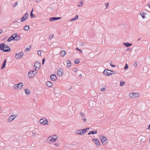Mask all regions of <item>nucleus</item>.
I'll use <instances>...</instances> for the list:
<instances>
[{
  "label": "nucleus",
  "instance_id": "nucleus-35",
  "mask_svg": "<svg viewBox=\"0 0 150 150\" xmlns=\"http://www.w3.org/2000/svg\"><path fill=\"white\" fill-rule=\"evenodd\" d=\"M13 88L14 89H19V87L17 86V84L14 85V86H13Z\"/></svg>",
  "mask_w": 150,
  "mask_h": 150
},
{
  "label": "nucleus",
  "instance_id": "nucleus-47",
  "mask_svg": "<svg viewBox=\"0 0 150 150\" xmlns=\"http://www.w3.org/2000/svg\"><path fill=\"white\" fill-rule=\"evenodd\" d=\"M45 61V58H44L42 59V64H44V62Z\"/></svg>",
  "mask_w": 150,
  "mask_h": 150
},
{
  "label": "nucleus",
  "instance_id": "nucleus-61",
  "mask_svg": "<svg viewBox=\"0 0 150 150\" xmlns=\"http://www.w3.org/2000/svg\"><path fill=\"white\" fill-rule=\"evenodd\" d=\"M33 136L34 137V136H36V135L35 134H34L33 133Z\"/></svg>",
  "mask_w": 150,
  "mask_h": 150
},
{
  "label": "nucleus",
  "instance_id": "nucleus-29",
  "mask_svg": "<svg viewBox=\"0 0 150 150\" xmlns=\"http://www.w3.org/2000/svg\"><path fill=\"white\" fill-rule=\"evenodd\" d=\"M146 14V13L143 11H142V13H140L141 15V16L142 18L143 19L145 18V15Z\"/></svg>",
  "mask_w": 150,
  "mask_h": 150
},
{
  "label": "nucleus",
  "instance_id": "nucleus-27",
  "mask_svg": "<svg viewBox=\"0 0 150 150\" xmlns=\"http://www.w3.org/2000/svg\"><path fill=\"white\" fill-rule=\"evenodd\" d=\"M25 93L28 95H29L30 94V91L29 89H25Z\"/></svg>",
  "mask_w": 150,
  "mask_h": 150
},
{
  "label": "nucleus",
  "instance_id": "nucleus-64",
  "mask_svg": "<svg viewBox=\"0 0 150 150\" xmlns=\"http://www.w3.org/2000/svg\"><path fill=\"white\" fill-rule=\"evenodd\" d=\"M149 142H150V138L149 139Z\"/></svg>",
  "mask_w": 150,
  "mask_h": 150
},
{
  "label": "nucleus",
  "instance_id": "nucleus-24",
  "mask_svg": "<svg viewBox=\"0 0 150 150\" xmlns=\"http://www.w3.org/2000/svg\"><path fill=\"white\" fill-rule=\"evenodd\" d=\"M78 18V15H76L75 16V17L73 18H72L70 20V21H76L77 20Z\"/></svg>",
  "mask_w": 150,
  "mask_h": 150
},
{
  "label": "nucleus",
  "instance_id": "nucleus-13",
  "mask_svg": "<svg viewBox=\"0 0 150 150\" xmlns=\"http://www.w3.org/2000/svg\"><path fill=\"white\" fill-rule=\"evenodd\" d=\"M50 78L51 80L52 81H55L57 79L56 76L54 74L51 75L50 76Z\"/></svg>",
  "mask_w": 150,
  "mask_h": 150
},
{
  "label": "nucleus",
  "instance_id": "nucleus-49",
  "mask_svg": "<svg viewBox=\"0 0 150 150\" xmlns=\"http://www.w3.org/2000/svg\"><path fill=\"white\" fill-rule=\"evenodd\" d=\"M109 72H110L112 74H114V71H112L110 70V71H109Z\"/></svg>",
  "mask_w": 150,
  "mask_h": 150
},
{
  "label": "nucleus",
  "instance_id": "nucleus-42",
  "mask_svg": "<svg viewBox=\"0 0 150 150\" xmlns=\"http://www.w3.org/2000/svg\"><path fill=\"white\" fill-rule=\"evenodd\" d=\"M83 2H80L79 4V5H78V6L80 7L82 5Z\"/></svg>",
  "mask_w": 150,
  "mask_h": 150
},
{
  "label": "nucleus",
  "instance_id": "nucleus-56",
  "mask_svg": "<svg viewBox=\"0 0 150 150\" xmlns=\"http://www.w3.org/2000/svg\"><path fill=\"white\" fill-rule=\"evenodd\" d=\"M35 1H36V2H39L41 1V0H35Z\"/></svg>",
  "mask_w": 150,
  "mask_h": 150
},
{
  "label": "nucleus",
  "instance_id": "nucleus-18",
  "mask_svg": "<svg viewBox=\"0 0 150 150\" xmlns=\"http://www.w3.org/2000/svg\"><path fill=\"white\" fill-rule=\"evenodd\" d=\"M45 84L48 87H50L52 86V83L51 82L49 81L46 82Z\"/></svg>",
  "mask_w": 150,
  "mask_h": 150
},
{
  "label": "nucleus",
  "instance_id": "nucleus-58",
  "mask_svg": "<svg viewBox=\"0 0 150 150\" xmlns=\"http://www.w3.org/2000/svg\"><path fill=\"white\" fill-rule=\"evenodd\" d=\"M147 6H149V8H150V4H149V3L148 4Z\"/></svg>",
  "mask_w": 150,
  "mask_h": 150
},
{
  "label": "nucleus",
  "instance_id": "nucleus-6",
  "mask_svg": "<svg viewBox=\"0 0 150 150\" xmlns=\"http://www.w3.org/2000/svg\"><path fill=\"white\" fill-rule=\"evenodd\" d=\"M29 16V14L27 13H26L21 18V20L20 21L21 22L25 21L28 18Z\"/></svg>",
  "mask_w": 150,
  "mask_h": 150
},
{
  "label": "nucleus",
  "instance_id": "nucleus-53",
  "mask_svg": "<svg viewBox=\"0 0 150 150\" xmlns=\"http://www.w3.org/2000/svg\"><path fill=\"white\" fill-rule=\"evenodd\" d=\"M13 23H15V22H17V23H19L18 21L16 20L15 21H14L13 22Z\"/></svg>",
  "mask_w": 150,
  "mask_h": 150
},
{
  "label": "nucleus",
  "instance_id": "nucleus-32",
  "mask_svg": "<svg viewBox=\"0 0 150 150\" xmlns=\"http://www.w3.org/2000/svg\"><path fill=\"white\" fill-rule=\"evenodd\" d=\"M67 67H70L71 66V62L69 60H68L67 61Z\"/></svg>",
  "mask_w": 150,
  "mask_h": 150
},
{
  "label": "nucleus",
  "instance_id": "nucleus-41",
  "mask_svg": "<svg viewBox=\"0 0 150 150\" xmlns=\"http://www.w3.org/2000/svg\"><path fill=\"white\" fill-rule=\"evenodd\" d=\"M133 66L134 67H137V62H135L134 64V65H133Z\"/></svg>",
  "mask_w": 150,
  "mask_h": 150
},
{
  "label": "nucleus",
  "instance_id": "nucleus-4",
  "mask_svg": "<svg viewBox=\"0 0 150 150\" xmlns=\"http://www.w3.org/2000/svg\"><path fill=\"white\" fill-rule=\"evenodd\" d=\"M23 52H21L19 53L16 54L15 57L16 59H21L23 57Z\"/></svg>",
  "mask_w": 150,
  "mask_h": 150
},
{
  "label": "nucleus",
  "instance_id": "nucleus-20",
  "mask_svg": "<svg viewBox=\"0 0 150 150\" xmlns=\"http://www.w3.org/2000/svg\"><path fill=\"white\" fill-rule=\"evenodd\" d=\"M80 114L81 116L82 120H83L84 122L86 121L87 120L86 119L84 118L85 117L83 114L82 112L80 113Z\"/></svg>",
  "mask_w": 150,
  "mask_h": 150
},
{
  "label": "nucleus",
  "instance_id": "nucleus-19",
  "mask_svg": "<svg viewBox=\"0 0 150 150\" xmlns=\"http://www.w3.org/2000/svg\"><path fill=\"white\" fill-rule=\"evenodd\" d=\"M5 45L4 43H1L0 44V50H4Z\"/></svg>",
  "mask_w": 150,
  "mask_h": 150
},
{
  "label": "nucleus",
  "instance_id": "nucleus-33",
  "mask_svg": "<svg viewBox=\"0 0 150 150\" xmlns=\"http://www.w3.org/2000/svg\"><path fill=\"white\" fill-rule=\"evenodd\" d=\"M31 48V45L30 46L29 48H26L25 50V52H28L29 50H30Z\"/></svg>",
  "mask_w": 150,
  "mask_h": 150
},
{
  "label": "nucleus",
  "instance_id": "nucleus-54",
  "mask_svg": "<svg viewBox=\"0 0 150 150\" xmlns=\"http://www.w3.org/2000/svg\"><path fill=\"white\" fill-rule=\"evenodd\" d=\"M6 59H5V60L4 61V62L3 63H5V64H6Z\"/></svg>",
  "mask_w": 150,
  "mask_h": 150
},
{
  "label": "nucleus",
  "instance_id": "nucleus-46",
  "mask_svg": "<svg viewBox=\"0 0 150 150\" xmlns=\"http://www.w3.org/2000/svg\"><path fill=\"white\" fill-rule=\"evenodd\" d=\"M110 65L112 67H116L115 65L112 64L111 63L110 64Z\"/></svg>",
  "mask_w": 150,
  "mask_h": 150
},
{
  "label": "nucleus",
  "instance_id": "nucleus-40",
  "mask_svg": "<svg viewBox=\"0 0 150 150\" xmlns=\"http://www.w3.org/2000/svg\"><path fill=\"white\" fill-rule=\"evenodd\" d=\"M38 55L40 56H41V52L40 50H39L38 51Z\"/></svg>",
  "mask_w": 150,
  "mask_h": 150
},
{
  "label": "nucleus",
  "instance_id": "nucleus-2",
  "mask_svg": "<svg viewBox=\"0 0 150 150\" xmlns=\"http://www.w3.org/2000/svg\"><path fill=\"white\" fill-rule=\"evenodd\" d=\"M39 123L43 125H47L48 124V122L47 120L43 118L40 120Z\"/></svg>",
  "mask_w": 150,
  "mask_h": 150
},
{
  "label": "nucleus",
  "instance_id": "nucleus-5",
  "mask_svg": "<svg viewBox=\"0 0 150 150\" xmlns=\"http://www.w3.org/2000/svg\"><path fill=\"white\" fill-rule=\"evenodd\" d=\"M139 94L138 93H130L129 94V96L130 97L132 98H135L139 96Z\"/></svg>",
  "mask_w": 150,
  "mask_h": 150
},
{
  "label": "nucleus",
  "instance_id": "nucleus-44",
  "mask_svg": "<svg viewBox=\"0 0 150 150\" xmlns=\"http://www.w3.org/2000/svg\"><path fill=\"white\" fill-rule=\"evenodd\" d=\"M73 71L74 72H76L77 71V69L76 68L74 69H73Z\"/></svg>",
  "mask_w": 150,
  "mask_h": 150
},
{
  "label": "nucleus",
  "instance_id": "nucleus-23",
  "mask_svg": "<svg viewBox=\"0 0 150 150\" xmlns=\"http://www.w3.org/2000/svg\"><path fill=\"white\" fill-rule=\"evenodd\" d=\"M97 133V132L96 131H91L88 133V135H90L91 134H95Z\"/></svg>",
  "mask_w": 150,
  "mask_h": 150
},
{
  "label": "nucleus",
  "instance_id": "nucleus-14",
  "mask_svg": "<svg viewBox=\"0 0 150 150\" xmlns=\"http://www.w3.org/2000/svg\"><path fill=\"white\" fill-rule=\"evenodd\" d=\"M5 48H7L8 49L4 50V52H8L10 51H11L10 48H9V46L7 45H5L4 49Z\"/></svg>",
  "mask_w": 150,
  "mask_h": 150
},
{
  "label": "nucleus",
  "instance_id": "nucleus-62",
  "mask_svg": "<svg viewBox=\"0 0 150 150\" xmlns=\"http://www.w3.org/2000/svg\"><path fill=\"white\" fill-rule=\"evenodd\" d=\"M33 145H34V144H31V146H33Z\"/></svg>",
  "mask_w": 150,
  "mask_h": 150
},
{
  "label": "nucleus",
  "instance_id": "nucleus-57",
  "mask_svg": "<svg viewBox=\"0 0 150 150\" xmlns=\"http://www.w3.org/2000/svg\"><path fill=\"white\" fill-rule=\"evenodd\" d=\"M147 6H149V8H150V4H149V3L148 4Z\"/></svg>",
  "mask_w": 150,
  "mask_h": 150
},
{
  "label": "nucleus",
  "instance_id": "nucleus-31",
  "mask_svg": "<svg viewBox=\"0 0 150 150\" xmlns=\"http://www.w3.org/2000/svg\"><path fill=\"white\" fill-rule=\"evenodd\" d=\"M90 129V128H86V129H83V133H84L86 132H88V130Z\"/></svg>",
  "mask_w": 150,
  "mask_h": 150
},
{
  "label": "nucleus",
  "instance_id": "nucleus-55",
  "mask_svg": "<svg viewBox=\"0 0 150 150\" xmlns=\"http://www.w3.org/2000/svg\"><path fill=\"white\" fill-rule=\"evenodd\" d=\"M3 32V30H2L0 29V34L1 33Z\"/></svg>",
  "mask_w": 150,
  "mask_h": 150
},
{
  "label": "nucleus",
  "instance_id": "nucleus-16",
  "mask_svg": "<svg viewBox=\"0 0 150 150\" xmlns=\"http://www.w3.org/2000/svg\"><path fill=\"white\" fill-rule=\"evenodd\" d=\"M21 38H8L7 40L8 42H10L13 40L17 41L20 39Z\"/></svg>",
  "mask_w": 150,
  "mask_h": 150
},
{
  "label": "nucleus",
  "instance_id": "nucleus-21",
  "mask_svg": "<svg viewBox=\"0 0 150 150\" xmlns=\"http://www.w3.org/2000/svg\"><path fill=\"white\" fill-rule=\"evenodd\" d=\"M123 45H124L125 47H128L132 45V43H130L129 42H126L124 43H123Z\"/></svg>",
  "mask_w": 150,
  "mask_h": 150
},
{
  "label": "nucleus",
  "instance_id": "nucleus-50",
  "mask_svg": "<svg viewBox=\"0 0 150 150\" xmlns=\"http://www.w3.org/2000/svg\"><path fill=\"white\" fill-rule=\"evenodd\" d=\"M81 45L82 46H83L84 45V43L83 42H82L81 43Z\"/></svg>",
  "mask_w": 150,
  "mask_h": 150
},
{
  "label": "nucleus",
  "instance_id": "nucleus-48",
  "mask_svg": "<svg viewBox=\"0 0 150 150\" xmlns=\"http://www.w3.org/2000/svg\"><path fill=\"white\" fill-rule=\"evenodd\" d=\"M54 36V35L53 34H52V35H50L49 37V38H51H51H53Z\"/></svg>",
  "mask_w": 150,
  "mask_h": 150
},
{
  "label": "nucleus",
  "instance_id": "nucleus-38",
  "mask_svg": "<svg viewBox=\"0 0 150 150\" xmlns=\"http://www.w3.org/2000/svg\"><path fill=\"white\" fill-rule=\"evenodd\" d=\"M5 65H6V64L4 63H3V64H2V67H1V69H4V68L5 67Z\"/></svg>",
  "mask_w": 150,
  "mask_h": 150
},
{
  "label": "nucleus",
  "instance_id": "nucleus-39",
  "mask_svg": "<svg viewBox=\"0 0 150 150\" xmlns=\"http://www.w3.org/2000/svg\"><path fill=\"white\" fill-rule=\"evenodd\" d=\"M76 49L77 50H78L79 52H81V53H82V52L81 49H79L78 48H76Z\"/></svg>",
  "mask_w": 150,
  "mask_h": 150
},
{
  "label": "nucleus",
  "instance_id": "nucleus-63",
  "mask_svg": "<svg viewBox=\"0 0 150 150\" xmlns=\"http://www.w3.org/2000/svg\"><path fill=\"white\" fill-rule=\"evenodd\" d=\"M8 36H5V37H4V38H8Z\"/></svg>",
  "mask_w": 150,
  "mask_h": 150
},
{
  "label": "nucleus",
  "instance_id": "nucleus-1",
  "mask_svg": "<svg viewBox=\"0 0 150 150\" xmlns=\"http://www.w3.org/2000/svg\"><path fill=\"white\" fill-rule=\"evenodd\" d=\"M36 74V72L34 70L30 71V72L28 73V76L30 78H33L35 75Z\"/></svg>",
  "mask_w": 150,
  "mask_h": 150
},
{
  "label": "nucleus",
  "instance_id": "nucleus-7",
  "mask_svg": "<svg viewBox=\"0 0 150 150\" xmlns=\"http://www.w3.org/2000/svg\"><path fill=\"white\" fill-rule=\"evenodd\" d=\"M109 71H110V70L105 69L104 70L103 72V74L105 76H110L112 74L110 72H109Z\"/></svg>",
  "mask_w": 150,
  "mask_h": 150
},
{
  "label": "nucleus",
  "instance_id": "nucleus-8",
  "mask_svg": "<svg viewBox=\"0 0 150 150\" xmlns=\"http://www.w3.org/2000/svg\"><path fill=\"white\" fill-rule=\"evenodd\" d=\"M61 18L60 17H52L50 18V21L53 22L55 21L59 20Z\"/></svg>",
  "mask_w": 150,
  "mask_h": 150
},
{
  "label": "nucleus",
  "instance_id": "nucleus-12",
  "mask_svg": "<svg viewBox=\"0 0 150 150\" xmlns=\"http://www.w3.org/2000/svg\"><path fill=\"white\" fill-rule=\"evenodd\" d=\"M62 69H59L57 71V74L59 76H61L62 75Z\"/></svg>",
  "mask_w": 150,
  "mask_h": 150
},
{
  "label": "nucleus",
  "instance_id": "nucleus-26",
  "mask_svg": "<svg viewBox=\"0 0 150 150\" xmlns=\"http://www.w3.org/2000/svg\"><path fill=\"white\" fill-rule=\"evenodd\" d=\"M17 86L19 87V89H21L23 86V83L22 82L18 84H17Z\"/></svg>",
  "mask_w": 150,
  "mask_h": 150
},
{
  "label": "nucleus",
  "instance_id": "nucleus-51",
  "mask_svg": "<svg viewBox=\"0 0 150 150\" xmlns=\"http://www.w3.org/2000/svg\"><path fill=\"white\" fill-rule=\"evenodd\" d=\"M130 50V48H127L126 50L127 51H129Z\"/></svg>",
  "mask_w": 150,
  "mask_h": 150
},
{
  "label": "nucleus",
  "instance_id": "nucleus-52",
  "mask_svg": "<svg viewBox=\"0 0 150 150\" xmlns=\"http://www.w3.org/2000/svg\"><path fill=\"white\" fill-rule=\"evenodd\" d=\"M82 75L81 74H80L79 75V77L80 78H81L82 77Z\"/></svg>",
  "mask_w": 150,
  "mask_h": 150
},
{
  "label": "nucleus",
  "instance_id": "nucleus-22",
  "mask_svg": "<svg viewBox=\"0 0 150 150\" xmlns=\"http://www.w3.org/2000/svg\"><path fill=\"white\" fill-rule=\"evenodd\" d=\"M33 8L30 13V16L31 18H35V15H34L33 13Z\"/></svg>",
  "mask_w": 150,
  "mask_h": 150
},
{
  "label": "nucleus",
  "instance_id": "nucleus-11",
  "mask_svg": "<svg viewBox=\"0 0 150 150\" xmlns=\"http://www.w3.org/2000/svg\"><path fill=\"white\" fill-rule=\"evenodd\" d=\"M92 140L94 142L96 145L97 146H99L100 145V143L99 142L98 140L97 139H93Z\"/></svg>",
  "mask_w": 150,
  "mask_h": 150
},
{
  "label": "nucleus",
  "instance_id": "nucleus-59",
  "mask_svg": "<svg viewBox=\"0 0 150 150\" xmlns=\"http://www.w3.org/2000/svg\"><path fill=\"white\" fill-rule=\"evenodd\" d=\"M148 128L149 129H150V124L149 125Z\"/></svg>",
  "mask_w": 150,
  "mask_h": 150
},
{
  "label": "nucleus",
  "instance_id": "nucleus-3",
  "mask_svg": "<svg viewBox=\"0 0 150 150\" xmlns=\"http://www.w3.org/2000/svg\"><path fill=\"white\" fill-rule=\"evenodd\" d=\"M101 142L103 145H106L108 142V140L105 137L102 136L100 137Z\"/></svg>",
  "mask_w": 150,
  "mask_h": 150
},
{
  "label": "nucleus",
  "instance_id": "nucleus-28",
  "mask_svg": "<svg viewBox=\"0 0 150 150\" xmlns=\"http://www.w3.org/2000/svg\"><path fill=\"white\" fill-rule=\"evenodd\" d=\"M29 28V26L28 25H26L23 27V29L25 30H28Z\"/></svg>",
  "mask_w": 150,
  "mask_h": 150
},
{
  "label": "nucleus",
  "instance_id": "nucleus-17",
  "mask_svg": "<svg viewBox=\"0 0 150 150\" xmlns=\"http://www.w3.org/2000/svg\"><path fill=\"white\" fill-rule=\"evenodd\" d=\"M9 38H21V37L19 35H17V33H14Z\"/></svg>",
  "mask_w": 150,
  "mask_h": 150
},
{
  "label": "nucleus",
  "instance_id": "nucleus-10",
  "mask_svg": "<svg viewBox=\"0 0 150 150\" xmlns=\"http://www.w3.org/2000/svg\"><path fill=\"white\" fill-rule=\"evenodd\" d=\"M83 129L78 130L76 132V134L81 135H82L84 134V133H83Z\"/></svg>",
  "mask_w": 150,
  "mask_h": 150
},
{
  "label": "nucleus",
  "instance_id": "nucleus-45",
  "mask_svg": "<svg viewBox=\"0 0 150 150\" xmlns=\"http://www.w3.org/2000/svg\"><path fill=\"white\" fill-rule=\"evenodd\" d=\"M105 90V88H102L100 90L102 91H104Z\"/></svg>",
  "mask_w": 150,
  "mask_h": 150
},
{
  "label": "nucleus",
  "instance_id": "nucleus-9",
  "mask_svg": "<svg viewBox=\"0 0 150 150\" xmlns=\"http://www.w3.org/2000/svg\"><path fill=\"white\" fill-rule=\"evenodd\" d=\"M34 66L36 68L35 70L36 71V68H38V69L40 68V63L39 62H36L34 64Z\"/></svg>",
  "mask_w": 150,
  "mask_h": 150
},
{
  "label": "nucleus",
  "instance_id": "nucleus-15",
  "mask_svg": "<svg viewBox=\"0 0 150 150\" xmlns=\"http://www.w3.org/2000/svg\"><path fill=\"white\" fill-rule=\"evenodd\" d=\"M15 118L14 116L13 115H11L8 118V120L9 122H11Z\"/></svg>",
  "mask_w": 150,
  "mask_h": 150
},
{
  "label": "nucleus",
  "instance_id": "nucleus-43",
  "mask_svg": "<svg viewBox=\"0 0 150 150\" xmlns=\"http://www.w3.org/2000/svg\"><path fill=\"white\" fill-rule=\"evenodd\" d=\"M105 6H106V8H107L108 6H109V4L108 3H106L105 4Z\"/></svg>",
  "mask_w": 150,
  "mask_h": 150
},
{
  "label": "nucleus",
  "instance_id": "nucleus-36",
  "mask_svg": "<svg viewBox=\"0 0 150 150\" xmlns=\"http://www.w3.org/2000/svg\"><path fill=\"white\" fill-rule=\"evenodd\" d=\"M128 64H125V67L124 68V69L125 70H127L128 69Z\"/></svg>",
  "mask_w": 150,
  "mask_h": 150
},
{
  "label": "nucleus",
  "instance_id": "nucleus-37",
  "mask_svg": "<svg viewBox=\"0 0 150 150\" xmlns=\"http://www.w3.org/2000/svg\"><path fill=\"white\" fill-rule=\"evenodd\" d=\"M125 82H120V86H122L125 85Z\"/></svg>",
  "mask_w": 150,
  "mask_h": 150
},
{
  "label": "nucleus",
  "instance_id": "nucleus-34",
  "mask_svg": "<svg viewBox=\"0 0 150 150\" xmlns=\"http://www.w3.org/2000/svg\"><path fill=\"white\" fill-rule=\"evenodd\" d=\"M80 61L78 59H76L75 60L74 63L76 64H77L79 63Z\"/></svg>",
  "mask_w": 150,
  "mask_h": 150
},
{
  "label": "nucleus",
  "instance_id": "nucleus-25",
  "mask_svg": "<svg viewBox=\"0 0 150 150\" xmlns=\"http://www.w3.org/2000/svg\"><path fill=\"white\" fill-rule=\"evenodd\" d=\"M48 139H50V140L51 142H54L56 140L57 137H56V138H54V137H52V138H51V137H49Z\"/></svg>",
  "mask_w": 150,
  "mask_h": 150
},
{
  "label": "nucleus",
  "instance_id": "nucleus-60",
  "mask_svg": "<svg viewBox=\"0 0 150 150\" xmlns=\"http://www.w3.org/2000/svg\"><path fill=\"white\" fill-rule=\"evenodd\" d=\"M15 5H17V4H18V2H16L15 3Z\"/></svg>",
  "mask_w": 150,
  "mask_h": 150
},
{
  "label": "nucleus",
  "instance_id": "nucleus-30",
  "mask_svg": "<svg viewBox=\"0 0 150 150\" xmlns=\"http://www.w3.org/2000/svg\"><path fill=\"white\" fill-rule=\"evenodd\" d=\"M66 52L65 51L63 50L62 51L61 53V55L62 57H64L66 54Z\"/></svg>",
  "mask_w": 150,
  "mask_h": 150
}]
</instances>
